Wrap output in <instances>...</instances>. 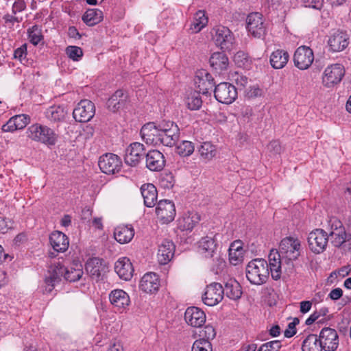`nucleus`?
I'll list each match as a JSON object with an SVG mask.
<instances>
[{
	"instance_id": "20",
	"label": "nucleus",
	"mask_w": 351,
	"mask_h": 351,
	"mask_svg": "<svg viewBox=\"0 0 351 351\" xmlns=\"http://www.w3.org/2000/svg\"><path fill=\"white\" fill-rule=\"evenodd\" d=\"M184 319L188 325L194 328H199L206 322V314L198 307L190 306L185 311Z\"/></svg>"
},
{
	"instance_id": "35",
	"label": "nucleus",
	"mask_w": 351,
	"mask_h": 351,
	"mask_svg": "<svg viewBox=\"0 0 351 351\" xmlns=\"http://www.w3.org/2000/svg\"><path fill=\"white\" fill-rule=\"evenodd\" d=\"M134 235L132 227L128 226H120L115 228L114 232V239L120 243H129Z\"/></svg>"
},
{
	"instance_id": "1",
	"label": "nucleus",
	"mask_w": 351,
	"mask_h": 351,
	"mask_svg": "<svg viewBox=\"0 0 351 351\" xmlns=\"http://www.w3.org/2000/svg\"><path fill=\"white\" fill-rule=\"evenodd\" d=\"M300 241L293 237H287L281 240L279 250H271L268 256L269 269L274 280L280 278L282 274V261H285L289 268L293 267L292 261L296 260L301 254Z\"/></svg>"
},
{
	"instance_id": "52",
	"label": "nucleus",
	"mask_w": 351,
	"mask_h": 351,
	"mask_svg": "<svg viewBox=\"0 0 351 351\" xmlns=\"http://www.w3.org/2000/svg\"><path fill=\"white\" fill-rule=\"evenodd\" d=\"M27 56V45L24 44L17 48L14 53V57L18 59L21 62L25 60Z\"/></svg>"
},
{
	"instance_id": "61",
	"label": "nucleus",
	"mask_w": 351,
	"mask_h": 351,
	"mask_svg": "<svg viewBox=\"0 0 351 351\" xmlns=\"http://www.w3.org/2000/svg\"><path fill=\"white\" fill-rule=\"evenodd\" d=\"M108 351H123V345L119 341L111 342Z\"/></svg>"
},
{
	"instance_id": "54",
	"label": "nucleus",
	"mask_w": 351,
	"mask_h": 351,
	"mask_svg": "<svg viewBox=\"0 0 351 351\" xmlns=\"http://www.w3.org/2000/svg\"><path fill=\"white\" fill-rule=\"evenodd\" d=\"M26 9V3L23 0H16L12 5V12L16 14L17 12H21Z\"/></svg>"
},
{
	"instance_id": "30",
	"label": "nucleus",
	"mask_w": 351,
	"mask_h": 351,
	"mask_svg": "<svg viewBox=\"0 0 351 351\" xmlns=\"http://www.w3.org/2000/svg\"><path fill=\"white\" fill-rule=\"evenodd\" d=\"M50 244L53 249L58 252H65L69 247V239L60 231L53 232L49 237Z\"/></svg>"
},
{
	"instance_id": "36",
	"label": "nucleus",
	"mask_w": 351,
	"mask_h": 351,
	"mask_svg": "<svg viewBox=\"0 0 351 351\" xmlns=\"http://www.w3.org/2000/svg\"><path fill=\"white\" fill-rule=\"evenodd\" d=\"M244 250L240 241H234L229 248V261L231 264L237 265L243 260Z\"/></svg>"
},
{
	"instance_id": "41",
	"label": "nucleus",
	"mask_w": 351,
	"mask_h": 351,
	"mask_svg": "<svg viewBox=\"0 0 351 351\" xmlns=\"http://www.w3.org/2000/svg\"><path fill=\"white\" fill-rule=\"evenodd\" d=\"M103 19V12L99 9H88L82 16L83 21L88 26H93Z\"/></svg>"
},
{
	"instance_id": "44",
	"label": "nucleus",
	"mask_w": 351,
	"mask_h": 351,
	"mask_svg": "<svg viewBox=\"0 0 351 351\" xmlns=\"http://www.w3.org/2000/svg\"><path fill=\"white\" fill-rule=\"evenodd\" d=\"M198 152L201 157L206 160L212 159L217 154L215 146L210 142L203 143L199 147Z\"/></svg>"
},
{
	"instance_id": "43",
	"label": "nucleus",
	"mask_w": 351,
	"mask_h": 351,
	"mask_svg": "<svg viewBox=\"0 0 351 351\" xmlns=\"http://www.w3.org/2000/svg\"><path fill=\"white\" fill-rule=\"evenodd\" d=\"M208 23V18L202 10L197 11L193 18L191 29L193 32L197 33L202 29Z\"/></svg>"
},
{
	"instance_id": "63",
	"label": "nucleus",
	"mask_w": 351,
	"mask_h": 351,
	"mask_svg": "<svg viewBox=\"0 0 351 351\" xmlns=\"http://www.w3.org/2000/svg\"><path fill=\"white\" fill-rule=\"evenodd\" d=\"M308 2L307 6L317 10L321 9L323 5V0H308Z\"/></svg>"
},
{
	"instance_id": "25",
	"label": "nucleus",
	"mask_w": 351,
	"mask_h": 351,
	"mask_svg": "<svg viewBox=\"0 0 351 351\" xmlns=\"http://www.w3.org/2000/svg\"><path fill=\"white\" fill-rule=\"evenodd\" d=\"M114 271L121 279L127 281L132 277L134 268L128 258L122 257L116 261Z\"/></svg>"
},
{
	"instance_id": "17",
	"label": "nucleus",
	"mask_w": 351,
	"mask_h": 351,
	"mask_svg": "<svg viewBox=\"0 0 351 351\" xmlns=\"http://www.w3.org/2000/svg\"><path fill=\"white\" fill-rule=\"evenodd\" d=\"M319 338L325 351H335L339 346V336L333 328H324L319 332Z\"/></svg>"
},
{
	"instance_id": "8",
	"label": "nucleus",
	"mask_w": 351,
	"mask_h": 351,
	"mask_svg": "<svg viewBox=\"0 0 351 351\" xmlns=\"http://www.w3.org/2000/svg\"><path fill=\"white\" fill-rule=\"evenodd\" d=\"M247 29L252 36L261 38L266 35L267 23L265 22L261 13H251L247 18Z\"/></svg>"
},
{
	"instance_id": "51",
	"label": "nucleus",
	"mask_w": 351,
	"mask_h": 351,
	"mask_svg": "<svg viewBox=\"0 0 351 351\" xmlns=\"http://www.w3.org/2000/svg\"><path fill=\"white\" fill-rule=\"evenodd\" d=\"M232 79L237 84V85L241 88H244L248 83V78L242 74L236 72L232 75Z\"/></svg>"
},
{
	"instance_id": "19",
	"label": "nucleus",
	"mask_w": 351,
	"mask_h": 351,
	"mask_svg": "<svg viewBox=\"0 0 351 351\" xmlns=\"http://www.w3.org/2000/svg\"><path fill=\"white\" fill-rule=\"evenodd\" d=\"M109 300L114 308L123 312L130 304L129 295L122 289H114L109 293Z\"/></svg>"
},
{
	"instance_id": "11",
	"label": "nucleus",
	"mask_w": 351,
	"mask_h": 351,
	"mask_svg": "<svg viewBox=\"0 0 351 351\" xmlns=\"http://www.w3.org/2000/svg\"><path fill=\"white\" fill-rule=\"evenodd\" d=\"M215 97L223 104H232L237 97V88L231 84L223 82L215 86Z\"/></svg>"
},
{
	"instance_id": "57",
	"label": "nucleus",
	"mask_w": 351,
	"mask_h": 351,
	"mask_svg": "<svg viewBox=\"0 0 351 351\" xmlns=\"http://www.w3.org/2000/svg\"><path fill=\"white\" fill-rule=\"evenodd\" d=\"M3 19L5 24L13 25L14 23H19L21 20L18 17L14 16V14H6L3 16Z\"/></svg>"
},
{
	"instance_id": "48",
	"label": "nucleus",
	"mask_w": 351,
	"mask_h": 351,
	"mask_svg": "<svg viewBox=\"0 0 351 351\" xmlns=\"http://www.w3.org/2000/svg\"><path fill=\"white\" fill-rule=\"evenodd\" d=\"M68 57L73 61H79L83 56L82 49L77 46H69L65 50Z\"/></svg>"
},
{
	"instance_id": "5",
	"label": "nucleus",
	"mask_w": 351,
	"mask_h": 351,
	"mask_svg": "<svg viewBox=\"0 0 351 351\" xmlns=\"http://www.w3.org/2000/svg\"><path fill=\"white\" fill-rule=\"evenodd\" d=\"M27 137L32 141L47 145H54L58 140V134L47 125L40 123L31 125L26 130Z\"/></svg>"
},
{
	"instance_id": "33",
	"label": "nucleus",
	"mask_w": 351,
	"mask_h": 351,
	"mask_svg": "<svg viewBox=\"0 0 351 351\" xmlns=\"http://www.w3.org/2000/svg\"><path fill=\"white\" fill-rule=\"evenodd\" d=\"M210 66L217 71L221 72L228 69L229 60L223 52L213 53L209 60Z\"/></svg>"
},
{
	"instance_id": "45",
	"label": "nucleus",
	"mask_w": 351,
	"mask_h": 351,
	"mask_svg": "<svg viewBox=\"0 0 351 351\" xmlns=\"http://www.w3.org/2000/svg\"><path fill=\"white\" fill-rule=\"evenodd\" d=\"M195 149L194 145L189 141H183L176 147L177 153L181 156H189L191 155Z\"/></svg>"
},
{
	"instance_id": "7",
	"label": "nucleus",
	"mask_w": 351,
	"mask_h": 351,
	"mask_svg": "<svg viewBox=\"0 0 351 351\" xmlns=\"http://www.w3.org/2000/svg\"><path fill=\"white\" fill-rule=\"evenodd\" d=\"M328 239V234L323 229L313 230L307 238L309 249L315 254L322 253L326 249Z\"/></svg>"
},
{
	"instance_id": "62",
	"label": "nucleus",
	"mask_w": 351,
	"mask_h": 351,
	"mask_svg": "<svg viewBox=\"0 0 351 351\" xmlns=\"http://www.w3.org/2000/svg\"><path fill=\"white\" fill-rule=\"evenodd\" d=\"M312 306V302L311 301H302L300 302V311L302 313H308Z\"/></svg>"
},
{
	"instance_id": "2",
	"label": "nucleus",
	"mask_w": 351,
	"mask_h": 351,
	"mask_svg": "<svg viewBox=\"0 0 351 351\" xmlns=\"http://www.w3.org/2000/svg\"><path fill=\"white\" fill-rule=\"evenodd\" d=\"M141 134L147 144L173 147L180 138V129L170 121H163L157 125L148 123L142 127Z\"/></svg>"
},
{
	"instance_id": "14",
	"label": "nucleus",
	"mask_w": 351,
	"mask_h": 351,
	"mask_svg": "<svg viewBox=\"0 0 351 351\" xmlns=\"http://www.w3.org/2000/svg\"><path fill=\"white\" fill-rule=\"evenodd\" d=\"M328 236L332 245L335 247H341L346 241H349L350 237L346 233L341 222L336 219L332 221Z\"/></svg>"
},
{
	"instance_id": "37",
	"label": "nucleus",
	"mask_w": 351,
	"mask_h": 351,
	"mask_svg": "<svg viewBox=\"0 0 351 351\" xmlns=\"http://www.w3.org/2000/svg\"><path fill=\"white\" fill-rule=\"evenodd\" d=\"M66 114V110L61 106H50L45 111L46 118L51 122L63 121Z\"/></svg>"
},
{
	"instance_id": "58",
	"label": "nucleus",
	"mask_w": 351,
	"mask_h": 351,
	"mask_svg": "<svg viewBox=\"0 0 351 351\" xmlns=\"http://www.w3.org/2000/svg\"><path fill=\"white\" fill-rule=\"evenodd\" d=\"M204 334L208 340L210 339H213L216 335V332L213 326L207 325L204 328Z\"/></svg>"
},
{
	"instance_id": "23",
	"label": "nucleus",
	"mask_w": 351,
	"mask_h": 351,
	"mask_svg": "<svg viewBox=\"0 0 351 351\" xmlns=\"http://www.w3.org/2000/svg\"><path fill=\"white\" fill-rule=\"evenodd\" d=\"M30 122V117L25 114H17L12 117L5 124L2 126L4 132H13L18 130L25 128Z\"/></svg>"
},
{
	"instance_id": "46",
	"label": "nucleus",
	"mask_w": 351,
	"mask_h": 351,
	"mask_svg": "<svg viewBox=\"0 0 351 351\" xmlns=\"http://www.w3.org/2000/svg\"><path fill=\"white\" fill-rule=\"evenodd\" d=\"M29 39L34 45H38L43 38L41 29L37 25H34L27 31Z\"/></svg>"
},
{
	"instance_id": "60",
	"label": "nucleus",
	"mask_w": 351,
	"mask_h": 351,
	"mask_svg": "<svg viewBox=\"0 0 351 351\" xmlns=\"http://www.w3.org/2000/svg\"><path fill=\"white\" fill-rule=\"evenodd\" d=\"M295 322L289 323L288 325V329L285 331V336L286 337H291L296 333V330L295 328Z\"/></svg>"
},
{
	"instance_id": "40",
	"label": "nucleus",
	"mask_w": 351,
	"mask_h": 351,
	"mask_svg": "<svg viewBox=\"0 0 351 351\" xmlns=\"http://www.w3.org/2000/svg\"><path fill=\"white\" fill-rule=\"evenodd\" d=\"M302 351H322L319 337L314 334L308 335L302 342Z\"/></svg>"
},
{
	"instance_id": "49",
	"label": "nucleus",
	"mask_w": 351,
	"mask_h": 351,
	"mask_svg": "<svg viewBox=\"0 0 351 351\" xmlns=\"http://www.w3.org/2000/svg\"><path fill=\"white\" fill-rule=\"evenodd\" d=\"M265 95V90L258 85H253L245 90V97L248 99L261 97Z\"/></svg>"
},
{
	"instance_id": "50",
	"label": "nucleus",
	"mask_w": 351,
	"mask_h": 351,
	"mask_svg": "<svg viewBox=\"0 0 351 351\" xmlns=\"http://www.w3.org/2000/svg\"><path fill=\"white\" fill-rule=\"evenodd\" d=\"M281 347V342L278 340H274L263 343L258 351H279Z\"/></svg>"
},
{
	"instance_id": "4",
	"label": "nucleus",
	"mask_w": 351,
	"mask_h": 351,
	"mask_svg": "<svg viewBox=\"0 0 351 351\" xmlns=\"http://www.w3.org/2000/svg\"><path fill=\"white\" fill-rule=\"evenodd\" d=\"M269 267V263L264 259H254L246 267V277L252 284L261 285L268 279Z\"/></svg>"
},
{
	"instance_id": "27",
	"label": "nucleus",
	"mask_w": 351,
	"mask_h": 351,
	"mask_svg": "<svg viewBox=\"0 0 351 351\" xmlns=\"http://www.w3.org/2000/svg\"><path fill=\"white\" fill-rule=\"evenodd\" d=\"M349 37L346 33L337 31L329 38L328 43L332 51L337 52L343 51L349 43Z\"/></svg>"
},
{
	"instance_id": "38",
	"label": "nucleus",
	"mask_w": 351,
	"mask_h": 351,
	"mask_svg": "<svg viewBox=\"0 0 351 351\" xmlns=\"http://www.w3.org/2000/svg\"><path fill=\"white\" fill-rule=\"evenodd\" d=\"M223 289L224 290V294L231 300H238L242 294L241 287L235 280H229Z\"/></svg>"
},
{
	"instance_id": "29",
	"label": "nucleus",
	"mask_w": 351,
	"mask_h": 351,
	"mask_svg": "<svg viewBox=\"0 0 351 351\" xmlns=\"http://www.w3.org/2000/svg\"><path fill=\"white\" fill-rule=\"evenodd\" d=\"M175 245L172 241L164 240L158 246V261L161 265L169 263L173 256Z\"/></svg>"
},
{
	"instance_id": "15",
	"label": "nucleus",
	"mask_w": 351,
	"mask_h": 351,
	"mask_svg": "<svg viewBox=\"0 0 351 351\" xmlns=\"http://www.w3.org/2000/svg\"><path fill=\"white\" fill-rule=\"evenodd\" d=\"M156 214L162 223H168L172 221L176 216L174 204L167 199L159 201L156 208Z\"/></svg>"
},
{
	"instance_id": "55",
	"label": "nucleus",
	"mask_w": 351,
	"mask_h": 351,
	"mask_svg": "<svg viewBox=\"0 0 351 351\" xmlns=\"http://www.w3.org/2000/svg\"><path fill=\"white\" fill-rule=\"evenodd\" d=\"M12 222L4 217H0V232L5 233L11 228Z\"/></svg>"
},
{
	"instance_id": "10",
	"label": "nucleus",
	"mask_w": 351,
	"mask_h": 351,
	"mask_svg": "<svg viewBox=\"0 0 351 351\" xmlns=\"http://www.w3.org/2000/svg\"><path fill=\"white\" fill-rule=\"evenodd\" d=\"M98 165L103 173L114 174L120 171L122 162L117 155L107 153L99 158Z\"/></svg>"
},
{
	"instance_id": "34",
	"label": "nucleus",
	"mask_w": 351,
	"mask_h": 351,
	"mask_svg": "<svg viewBox=\"0 0 351 351\" xmlns=\"http://www.w3.org/2000/svg\"><path fill=\"white\" fill-rule=\"evenodd\" d=\"M141 191L145 205L147 207L154 206L157 199V190L155 186L152 184H145L142 185Z\"/></svg>"
},
{
	"instance_id": "13",
	"label": "nucleus",
	"mask_w": 351,
	"mask_h": 351,
	"mask_svg": "<svg viewBox=\"0 0 351 351\" xmlns=\"http://www.w3.org/2000/svg\"><path fill=\"white\" fill-rule=\"evenodd\" d=\"M224 290L221 284L213 282L206 287L204 294L202 296L203 302L210 306L219 304L223 299Z\"/></svg>"
},
{
	"instance_id": "53",
	"label": "nucleus",
	"mask_w": 351,
	"mask_h": 351,
	"mask_svg": "<svg viewBox=\"0 0 351 351\" xmlns=\"http://www.w3.org/2000/svg\"><path fill=\"white\" fill-rule=\"evenodd\" d=\"M234 61L239 66H242L247 62V55L243 51H238L234 56Z\"/></svg>"
},
{
	"instance_id": "28",
	"label": "nucleus",
	"mask_w": 351,
	"mask_h": 351,
	"mask_svg": "<svg viewBox=\"0 0 351 351\" xmlns=\"http://www.w3.org/2000/svg\"><path fill=\"white\" fill-rule=\"evenodd\" d=\"M165 165L163 154L158 150L149 151L146 155V166L153 171H159Z\"/></svg>"
},
{
	"instance_id": "22",
	"label": "nucleus",
	"mask_w": 351,
	"mask_h": 351,
	"mask_svg": "<svg viewBox=\"0 0 351 351\" xmlns=\"http://www.w3.org/2000/svg\"><path fill=\"white\" fill-rule=\"evenodd\" d=\"M160 286V279L156 273L148 272L141 279L140 289L146 293H154L158 291Z\"/></svg>"
},
{
	"instance_id": "16",
	"label": "nucleus",
	"mask_w": 351,
	"mask_h": 351,
	"mask_svg": "<svg viewBox=\"0 0 351 351\" xmlns=\"http://www.w3.org/2000/svg\"><path fill=\"white\" fill-rule=\"evenodd\" d=\"M293 60L295 66L298 69H307L314 60L313 50L308 47H299L295 51Z\"/></svg>"
},
{
	"instance_id": "21",
	"label": "nucleus",
	"mask_w": 351,
	"mask_h": 351,
	"mask_svg": "<svg viewBox=\"0 0 351 351\" xmlns=\"http://www.w3.org/2000/svg\"><path fill=\"white\" fill-rule=\"evenodd\" d=\"M195 84L197 92L206 95L215 86L214 79L206 70L198 71L195 77Z\"/></svg>"
},
{
	"instance_id": "64",
	"label": "nucleus",
	"mask_w": 351,
	"mask_h": 351,
	"mask_svg": "<svg viewBox=\"0 0 351 351\" xmlns=\"http://www.w3.org/2000/svg\"><path fill=\"white\" fill-rule=\"evenodd\" d=\"M68 35L70 38H80V35L78 30L74 26H71V27H69Z\"/></svg>"
},
{
	"instance_id": "3",
	"label": "nucleus",
	"mask_w": 351,
	"mask_h": 351,
	"mask_svg": "<svg viewBox=\"0 0 351 351\" xmlns=\"http://www.w3.org/2000/svg\"><path fill=\"white\" fill-rule=\"evenodd\" d=\"M83 273L82 266L80 264H76L75 267L66 268L60 262L55 263L45 278L43 292L51 293L55 286L61 280L62 277L69 282H75L81 278Z\"/></svg>"
},
{
	"instance_id": "9",
	"label": "nucleus",
	"mask_w": 351,
	"mask_h": 351,
	"mask_svg": "<svg viewBox=\"0 0 351 351\" xmlns=\"http://www.w3.org/2000/svg\"><path fill=\"white\" fill-rule=\"evenodd\" d=\"M345 74L343 65L333 64L328 66L324 72L322 84L324 86L330 88L339 84Z\"/></svg>"
},
{
	"instance_id": "6",
	"label": "nucleus",
	"mask_w": 351,
	"mask_h": 351,
	"mask_svg": "<svg viewBox=\"0 0 351 351\" xmlns=\"http://www.w3.org/2000/svg\"><path fill=\"white\" fill-rule=\"evenodd\" d=\"M215 45L223 51H231L235 46V38L231 30L223 25L215 26L210 31Z\"/></svg>"
},
{
	"instance_id": "39",
	"label": "nucleus",
	"mask_w": 351,
	"mask_h": 351,
	"mask_svg": "<svg viewBox=\"0 0 351 351\" xmlns=\"http://www.w3.org/2000/svg\"><path fill=\"white\" fill-rule=\"evenodd\" d=\"M126 96L122 90H117L114 95L108 99L107 106L109 110L112 112L118 110L123 106Z\"/></svg>"
},
{
	"instance_id": "31",
	"label": "nucleus",
	"mask_w": 351,
	"mask_h": 351,
	"mask_svg": "<svg viewBox=\"0 0 351 351\" xmlns=\"http://www.w3.org/2000/svg\"><path fill=\"white\" fill-rule=\"evenodd\" d=\"M289 59V54L283 49H277L273 51L270 56V64L275 69L284 68Z\"/></svg>"
},
{
	"instance_id": "56",
	"label": "nucleus",
	"mask_w": 351,
	"mask_h": 351,
	"mask_svg": "<svg viewBox=\"0 0 351 351\" xmlns=\"http://www.w3.org/2000/svg\"><path fill=\"white\" fill-rule=\"evenodd\" d=\"M268 149L274 154H279L281 151V146L278 141H273L268 145Z\"/></svg>"
},
{
	"instance_id": "59",
	"label": "nucleus",
	"mask_w": 351,
	"mask_h": 351,
	"mask_svg": "<svg viewBox=\"0 0 351 351\" xmlns=\"http://www.w3.org/2000/svg\"><path fill=\"white\" fill-rule=\"evenodd\" d=\"M343 295V291L341 288H335L329 293V298L332 300L339 299Z\"/></svg>"
},
{
	"instance_id": "24",
	"label": "nucleus",
	"mask_w": 351,
	"mask_h": 351,
	"mask_svg": "<svg viewBox=\"0 0 351 351\" xmlns=\"http://www.w3.org/2000/svg\"><path fill=\"white\" fill-rule=\"evenodd\" d=\"M215 237L216 235L206 236L198 242V251L205 258H212L216 254L217 244Z\"/></svg>"
},
{
	"instance_id": "47",
	"label": "nucleus",
	"mask_w": 351,
	"mask_h": 351,
	"mask_svg": "<svg viewBox=\"0 0 351 351\" xmlns=\"http://www.w3.org/2000/svg\"><path fill=\"white\" fill-rule=\"evenodd\" d=\"M192 351H213L212 345L208 339H199L193 343Z\"/></svg>"
},
{
	"instance_id": "12",
	"label": "nucleus",
	"mask_w": 351,
	"mask_h": 351,
	"mask_svg": "<svg viewBox=\"0 0 351 351\" xmlns=\"http://www.w3.org/2000/svg\"><path fill=\"white\" fill-rule=\"evenodd\" d=\"M94 104L88 99L82 100L73 110V115L75 121L85 123L89 121L95 115Z\"/></svg>"
},
{
	"instance_id": "26",
	"label": "nucleus",
	"mask_w": 351,
	"mask_h": 351,
	"mask_svg": "<svg viewBox=\"0 0 351 351\" xmlns=\"http://www.w3.org/2000/svg\"><path fill=\"white\" fill-rule=\"evenodd\" d=\"M86 270L93 278L98 280L107 271L106 265L99 258L89 259L86 263Z\"/></svg>"
},
{
	"instance_id": "42",
	"label": "nucleus",
	"mask_w": 351,
	"mask_h": 351,
	"mask_svg": "<svg viewBox=\"0 0 351 351\" xmlns=\"http://www.w3.org/2000/svg\"><path fill=\"white\" fill-rule=\"evenodd\" d=\"M197 91H190L186 93L184 98L186 106L191 110H198L202 104V101Z\"/></svg>"
},
{
	"instance_id": "32",
	"label": "nucleus",
	"mask_w": 351,
	"mask_h": 351,
	"mask_svg": "<svg viewBox=\"0 0 351 351\" xmlns=\"http://www.w3.org/2000/svg\"><path fill=\"white\" fill-rule=\"evenodd\" d=\"M200 221V216L196 212H187L179 219V227L182 230H191Z\"/></svg>"
},
{
	"instance_id": "18",
	"label": "nucleus",
	"mask_w": 351,
	"mask_h": 351,
	"mask_svg": "<svg viewBox=\"0 0 351 351\" xmlns=\"http://www.w3.org/2000/svg\"><path fill=\"white\" fill-rule=\"evenodd\" d=\"M145 155L144 145L140 143H133L127 148L125 162L131 166H136Z\"/></svg>"
}]
</instances>
